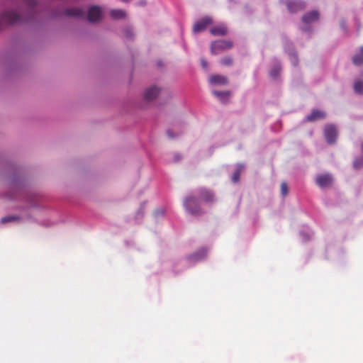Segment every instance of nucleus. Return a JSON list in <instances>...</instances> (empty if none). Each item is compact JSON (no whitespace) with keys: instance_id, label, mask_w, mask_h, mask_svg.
Masks as SVG:
<instances>
[{"instance_id":"f257e3e1","label":"nucleus","mask_w":363,"mask_h":363,"mask_svg":"<svg viewBox=\"0 0 363 363\" xmlns=\"http://www.w3.org/2000/svg\"><path fill=\"white\" fill-rule=\"evenodd\" d=\"M233 45V42L230 40H216L211 43V52L213 55H218L225 50L230 49Z\"/></svg>"},{"instance_id":"f03ea898","label":"nucleus","mask_w":363,"mask_h":363,"mask_svg":"<svg viewBox=\"0 0 363 363\" xmlns=\"http://www.w3.org/2000/svg\"><path fill=\"white\" fill-rule=\"evenodd\" d=\"M184 206L186 210L192 215H199L201 213L198 199L194 196L186 197L184 201Z\"/></svg>"},{"instance_id":"7ed1b4c3","label":"nucleus","mask_w":363,"mask_h":363,"mask_svg":"<svg viewBox=\"0 0 363 363\" xmlns=\"http://www.w3.org/2000/svg\"><path fill=\"white\" fill-rule=\"evenodd\" d=\"M324 135L328 144L336 142L337 131L333 125H327L324 128Z\"/></svg>"},{"instance_id":"20e7f679","label":"nucleus","mask_w":363,"mask_h":363,"mask_svg":"<svg viewBox=\"0 0 363 363\" xmlns=\"http://www.w3.org/2000/svg\"><path fill=\"white\" fill-rule=\"evenodd\" d=\"M20 19L19 15L13 11H6L1 13V21L6 23L12 24Z\"/></svg>"},{"instance_id":"39448f33","label":"nucleus","mask_w":363,"mask_h":363,"mask_svg":"<svg viewBox=\"0 0 363 363\" xmlns=\"http://www.w3.org/2000/svg\"><path fill=\"white\" fill-rule=\"evenodd\" d=\"M102 11L97 6H91L88 11L87 18L90 22H96L101 20Z\"/></svg>"},{"instance_id":"423d86ee","label":"nucleus","mask_w":363,"mask_h":363,"mask_svg":"<svg viewBox=\"0 0 363 363\" xmlns=\"http://www.w3.org/2000/svg\"><path fill=\"white\" fill-rule=\"evenodd\" d=\"M213 22L212 19L206 16L201 19L200 21H197L193 27V31L194 33H199L203 30H204L207 26L210 24H211Z\"/></svg>"},{"instance_id":"0eeeda50","label":"nucleus","mask_w":363,"mask_h":363,"mask_svg":"<svg viewBox=\"0 0 363 363\" xmlns=\"http://www.w3.org/2000/svg\"><path fill=\"white\" fill-rule=\"evenodd\" d=\"M316 183L321 188L329 187L333 183V178L329 174H320L317 177Z\"/></svg>"},{"instance_id":"6e6552de","label":"nucleus","mask_w":363,"mask_h":363,"mask_svg":"<svg viewBox=\"0 0 363 363\" xmlns=\"http://www.w3.org/2000/svg\"><path fill=\"white\" fill-rule=\"evenodd\" d=\"M286 6L289 12L296 13L305 8V3L301 1H288Z\"/></svg>"},{"instance_id":"1a4fd4ad","label":"nucleus","mask_w":363,"mask_h":363,"mask_svg":"<svg viewBox=\"0 0 363 363\" xmlns=\"http://www.w3.org/2000/svg\"><path fill=\"white\" fill-rule=\"evenodd\" d=\"M326 116V113L318 109L312 111L311 113L306 116V121L309 122H313L317 120L323 119Z\"/></svg>"},{"instance_id":"9d476101","label":"nucleus","mask_w":363,"mask_h":363,"mask_svg":"<svg viewBox=\"0 0 363 363\" xmlns=\"http://www.w3.org/2000/svg\"><path fill=\"white\" fill-rule=\"evenodd\" d=\"M160 93V89L153 86L150 88H148L145 94H144V98L146 101H152L154 100Z\"/></svg>"},{"instance_id":"9b49d317","label":"nucleus","mask_w":363,"mask_h":363,"mask_svg":"<svg viewBox=\"0 0 363 363\" xmlns=\"http://www.w3.org/2000/svg\"><path fill=\"white\" fill-rule=\"evenodd\" d=\"M319 18V13L317 11H312L303 16L302 21L305 23H311L318 21Z\"/></svg>"},{"instance_id":"f8f14e48","label":"nucleus","mask_w":363,"mask_h":363,"mask_svg":"<svg viewBox=\"0 0 363 363\" xmlns=\"http://www.w3.org/2000/svg\"><path fill=\"white\" fill-rule=\"evenodd\" d=\"M199 194L201 199L205 202L209 203L213 201V194L208 189H201L199 190Z\"/></svg>"},{"instance_id":"ddd939ff","label":"nucleus","mask_w":363,"mask_h":363,"mask_svg":"<svg viewBox=\"0 0 363 363\" xmlns=\"http://www.w3.org/2000/svg\"><path fill=\"white\" fill-rule=\"evenodd\" d=\"M211 33L215 36L225 35L228 33V29L224 25H218L212 28L210 30Z\"/></svg>"},{"instance_id":"4468645a","label":"nucleus","mask_w":363,"mask_h":363,"mask_svg":"<svg viewBox=\"0 0 363 363\" xmlns=\"http://www.w3.org/2000/svg\"><path fill=\"white\" fill-rule=\"evenodd\" d=\"M209 81L213 84H225L228 83V78L223 75L214 74L210 77Z\"/></svg>"},{"instance_id":"2eb2a0df","label":"nucleus","mask_w":363,"mask_h":363,"mask_svg":"<svg viewBox=\"0 0 363 363\" xmlns=\"http://www.w3.org/2000/svg\"><path fill=\"white\" fill-rule=\"evenodd\" d=\"M65 14L66 16H74V17H82L84 16V13L82 10L79 8H72L68 9L65 11Z\"/></svg>"},{"instance_id":"dca6fc26","label":"nucleus","mask_w":363,"mask_h":363,"mask_svg":"<svg viewBox=\"0 0 363 363\" xmlns=\"http://www.w3.org/2000/svg\"><path fill=\"white\" fill-rule=\"evenodd\" d=\"M352 62L356 66H359L363 64V48H361L358 54L354 55Z\"/></svg>"},{"instance_id":"f3484780","label":"nucleus","mask_w":363,"mask_h":363,"mask_svg":"<svg viewBox=\"0 0 363 363\" xmlns=\"http://www.w3.org/2000/svg\"><path fill=\"white\" fill-rule=\"evenodd\" d=\"M111 16L115 19L123 18L125 16V13L123 10L113 9L110 12Z\"/></svg>"},{"instance_id":"a211bd4d","label":"nucleus","mask_w":363,"mask_h":363,"mask_svg":"<svg viewBox=\"0 0 363 363\" xmlns=\"http://www.w3.org/2000/svg\"><path fill=\"white\" fill-rule=\"evenodd\" d=\"M354 91L359 94H363V81L358 80L354 84Z\"/></svg>"},{"instance_id":"6ab92c4d","label":"nucleus","mask_w":363,"mask_h":363,"mask_svg":"<svg viewBox=\"0 0 363 363\" xmlns=\"http://www.w3.org/2000/svg\"><path fill=\"white\" fill-rule=\"evenodd\" d=\"M213 94L218 96L223 102H225L224 99H228L230 96V93L228 91H214Z\"/></svg>"},{"instance_id":"aec40b11","label":"nucleus","mask_w":363,"mask_h":363,"mask_svg":"<svg viewBox=\"0 0 363 363\" xmlns=\"http://www.w3.org/2000/svg\"><path fill=\"white\" fill-rule=\"evenodd\" d=\"M19 219H20V218L18 216H7L3 217L1 219V223H9V222L19 220Z\"/></svg>"},{"instance_id":"412c9836","label":"nucleus","mask_w":363,"mask_h":363,"mask_svg":"<svg viewBox=\"0 0 363 363\" xmlns=\"http://www.w3.org/2000/svg\"><path fill=\"white\" fill-rule=\"evenodd\" d=\"M233 59L229 56L224 57L221 59L220 63L224 66H231L233 65Z\"/></svg>"},{"instance_id":"4be33fe9","label":"nucleus","mask_w":363,"mask_h":363,"mask_svg":"<svg viewBox=\"0 0 363 363\" xmlns=\"http://www.w3.org/2000/svg\"><path fill=\"white\" fill-rule=\"evenodd\" d=\"M241 173V168L237 169L233 174L232 181L235 183L239 182Z\"/></svg>"},{"instance_id":"5701e85b","label":"nucleus","mask_w":363,"mask_h":363,"mask_svg":"<svg viewBox=\"0 0 363 363\" xmlns=\"http://www.w3.org/2000/svg\"><path fill=\"white\" fill-rule=\"evenodd\" d=\"M280 72V67L279 65H276L270 72V75L273 78H276Z\"/></svg>"},{"instance_id":"b1692460","label":"nucleus","mask_w":363,"mask_h":363,"mask_svg":"<svg viewBox=\"0 0 363 363\" xmlns=\"http://www.w3.org/2000/svg\"><path fill=\"white\" fill-rule=\"evenodd\" d=\"M354 167L355 169L363 167V157L356 159L354 161Z\"/></svg>"},{"instance_id":"393cba45","label":"nucleus","mask_w":363,"mask_h":363,"mask_svg":"<svg viewBox=\"0 0 363 363\" xmlns=\"http://www.w3.org/2000/svg\"><path fill=\"white\" fill-rule=\"evenodd\" d=\"M281 193L284 196L288 194V186L286 182H282L281 184Z\"/></svg>"},{"instance_id":"a878e982","label":"nucleus","mask_w":363,"mask_h":363,"mask_svg":"<svg viewBox=\"0 0 363 363\" xmlns=\"http://www.w3.org/2000/svg\"><path fill=\"white\" fill-rule=\"evenodd\" d=\"M201 62V65H202L203 68V69H207V67H208L207 62L205 60L202 59Z\"/></svg>"},{"instance_id":"bb28decb","label":"nucleus","mask_w":363,"mask_h":363,"mask_svg":"<svg viewBox=\"0 0 363 363\" xmlns=\"http://www.w3.org/2000/svg\"><path fill=\"white\" fill-rule=\"evenodd\" d=\"M167 134L169 138H175V135L173 134L172 131L171 130H168L167 131Z\"/></svg>"},{"instance_id":"cd10ccee","label":"nucleus","mask_w":363,"mask_h":363,"mask_svg":"<svg viewBox=\"0 0 363 363\" xmlns=\"http://www.w3.org/2000/svg\"><path fill=\"white\" fill-rule=\"evenodd\" d=\"M362 152H363V143H362Z\"/></svg>"}]
</instances>
